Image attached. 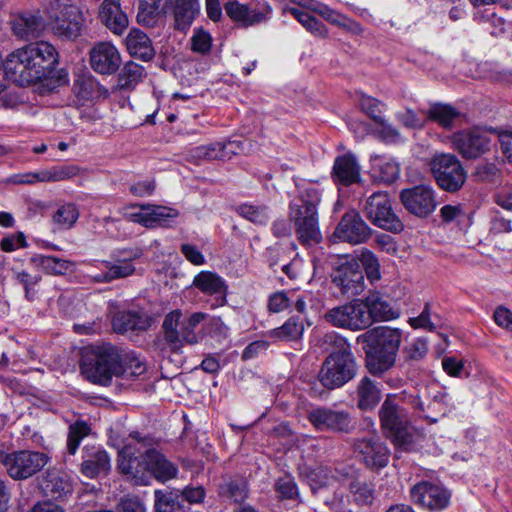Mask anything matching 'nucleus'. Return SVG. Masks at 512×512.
I'll list each match as a JSON object with an SVG mask.
<instances>
[{
  "label": "nucleus",
  "mask_w": 512,
  "mask_h": 512,
  "mask_svg": "<svg viewBox=\"0 0 512 512\" xmlns=\"http://www.w3.org/2000/svg\"><path fill=\"white\" fill-rule=\"evenodd\" d=\"M58 54L48 42H37L11 53L5 63L0 55V93L5 89V76L20 86L41 82L48 90L68 83L65 69H55Z\"/></svg>",
  "instance_id": "1"
},
{
  "label": "nucleus",
  "mask_w": 512,
  "mask_h": 512,
  "mask_svg": "<svg viewBox=\"0 0 512 512\" xmlns=\"http://www.w3.org/2000/svg\"><path fill=\"white\" fill-rule=\"evenodd\" d=\"M321 198V190L313 184L300 189L299 194L289 203V221L277 219L272 223L273 235L277 238L291 236L292 224L301 245L310 247L319 244L323 239L318 212Z\"/></svg>",
  "instance_id": "2"
},
{
  "label": "nucleus",
  "mask_w": 512,
  "mask_h": 512,
  "mask_svg": "<svg viewBox=\"0 0 512 512\" xmlns=\"http://www.w3.org/2000/svg\"><path fill=\"white\" fill-rule=\"evenodd\" d=\"M363 343L366 368L374 376H382L394 367L402 342V330L389 326H378L357 337Z\"/></svg>",
  "instance_id": "3"
},
{
  "label": "nucleus",
  "mask_w": 512,
  "mask_h": 512,
  "mask_svg": "<svg viewBox=\"0 0 512 512\" xmlns=\"http://www.w3.org/2000/svg\"><path fill=\"white\" fill-rule=\"evenodd\" d=\"M80 370L92 383L110 385L113 377H119L121 369V351L111 343H102L85 348L82 351Z\"/></svg>",
  "instance_id": "4"
},
{
  "label": "nucleus",
  "mask_w": 512,
  "mask_h": 512,
  "mask_svg": "<svg viewBox=\"0 0 512 512\" xmlns=\"http://www.w3.org/2000/svg\"><path fill=\"white\" fill-rule=\"evenodd\" d=\"M337 350L332 351L324 360L318 372L321 385L334 390L341 388L357 375L358 365L351 346L343 337H336Z\"/></svg>",
  "instance_id": "5"
},
{
  "label": "nucleus",
  "mask_w": 512,
  "mask_h": 512,
  "mask_svg": "<svg viewBox=\"0 0 512 512\" xmlns=\"http://www.w3.org/2000/svg\"><path fill=\"white\" fill-rule=\"evenodd\" d=\"M379 418L384 434L394 443L397 451H410L413 435L409 431L408 413L395 395H387L379 410Z\"/></svg>",
  "instance_id": "6"
},
{
  "label": "nucleus",
  "mask_w": 512,
  "mask_h": 512,
  "mask_svg": "<svg viewBox=\"0 0 512 512\" xmlns=\"http://www.w3.org/2000/svg\"><path fill=\"white\" fill-rule=\"evenodd\" d=\"M181 317L180 310H173L165 316L162 323L165 343L173 352H179L184 344L199 343L201 336L195 332V328L206 318V314L195 312L183 321Z\"/></svg>",
  "instance_id": "7"
},
{
  "label": "nucleus",
  "mask_w": 512,
  "mask_h": 512,
  "mask_svg": "<svg viewBox=\"0 0 512 512\" xmlns=\"http://www.w3.org/2000/svg\"><path fill=\"white\" fill-rule=\"evenodd\" d=\"M365 217L375 226L394 233L401 232L403 223L392 209L391 199L387 192L372 193L361 203Z\"/></svg>",
  "instance_id": "8"
},
{
  "label": "nucleus",
  "mask_w": 512,
  "mask_h": 512,
  "mask_svg": "<svg viewBox=\"0 0 512 512\" xmlns=\"http://www.w3.org/2000/svg\"><path fill=\"white\" fill-rule=\"evenodd\" d=\"M367 307L362 299H353L345 304L329 309L324 319L330 325L350 331H361L368 328L369 317Z\"/></svg>",
  "instance_id": "9"
},
{
  "label": "nucleus",
  "mask_w": 512,
  "mask_h": 512,
  "mask_svg": "<svg viewBox=\"0 0 512 512\" xmlns=\"http://www.w3.org/2000/svg\"><path fill=\"white\" fill-rule=\"evenodd\" d=\"M46 453L32 450H19L4 456L2 463L7 474L14 480H25L39 471L48 463Z\"/></svg>",
  "instance_id": "10"
},
{
  "label": "nucleus",
  "mask_w": 512,
  "mask_h": 512,
  "mask_svg": "<svg viewBox=\"0 0 512 512\" xmlns=\"http://www.w3.org/2000/svg\"><path fill=\"white\" fill-rule=\"evenodd\" d=\"M431 170L438 186L445 191L456 192L466 182L467 173L458 158L452 154L434 157Z\"/></svg>",
  "instance_id": "11"
},
{
  "label": "nucleus",
  "mask_w": 512,
  "mask_h": 512,
  "mask_svg": "<svg viewBox=\"0 0 512 512\" xmlns=\"http://www.w3.org/2000/svg\"><path fill=\"white\" fill-rule=\"evenodd\" d=\"M307 418L313 427L321 432L349 434L355 428V422L348 411L326 406L311 409Z\"/></svg>",
  "instance_id": "12"
},
{
  "label": "nucleus",
  "mask_w": 512,
  "mask_h": 512,
  "mask_svg": "<svg viewBox=\"0 0 512 512\" xmlns=\"http://www.w3.org/2000/svg\"><path fill=\"white\" fill-rule=\"evenodd\" d=\"M352 448L359 462L370 470H381L389 463L390 451L377 435H368L354 439Z\"/></svg>",
  "instance_id": "13"
},
{
  "label": "nucleus",
  "mask_w": 512,
  "mask_h": 512,
  "mask_svg": "<svg viewBox=\"0 0 512 512\" xmlns=\"http://www.w3.org/2000/svg\"><path fill=\"white\" fill-rule=\"evenodd\" d=\"M411 500L432 512H440L448 508L451 502V491L443 485L421 481L410 489Z\"/></svg>",
  "instance_id": "14"
},
{
  "label": "nucleus",
  "mask_w": 512,
  "mask_h": 512,
  "mask_svg": "<svg viewBox=\"0 0 512 512\" xmlns=\"http://www.w3.org/2000/svg\"><path fill=\"white\" fill-rule=\"evenodd\" d=\"M372 235V229L363 220L359 212L350 210L344 213L337 224L333 238L351 245L366 243Z\"/></svg>",
  "instance_id": "15"
},
{
  "label": "nucleus",
  "mask_w": 512,
  "mask_h": 512,
  "mask_svg": "<svg viewBox=\"0 0 512 512\" xmlns=\"http://www.w3.org/2000/svg\"><path fill=\"white\" fill-rule=\"evenodd\" d=\"M226 14L243 27L266 23L270 20L273 8L268 2H259L254 7L241 4L236 0L227 1L224 5Z\"/></svg>",
  "instance_id": "16"
},
{
  "label": "nucleus",
  "mask_w": 512,
  "mask_h": 512,
  "mask_svg": "<svg viewBox=\"0 0 512 512\" xmlns=\"http://www.w3.org/2000/svg\"><path fill=\"white\" fill-rule=\"evenodd\" d=\"M51 25L55 34L66 38L79 35L82 24V13L73 4L56 2L52 6Z\"/></svg>",
  "instance_id": "17"
},
{
  "label": "nucleus",
  "mask_w": 512,
  "mask_h": 512,
  "mask_svg": "<svg viewBox=\"0 0 512 512\" xmlns=\"http://www.w3.org/2000/svg\"><path fill=\"white\" fill-rule=\"evenodd\" d=\"M400 200L409 213L421 218L432 214L437 206L434 190L423 184L403 189Z\"/></svg>",
  "instance_id": "18"
},
{
  "label": "nucleus",
  "mask_w": 512,
  "mask_h": 512,
  "mask_svg": "<svg viewBox=\"0 0 512 512\" xmlns=\"http://www.w3.org/2000/svg\"><path fill=\"white\" fill-rule=\"evenodd\" d=\"M120 473L131 479L134 485H148L149 473L145 452L140 453L132 445H126L118 455Z\"/></svg>",
  "instance_id": "19"
},
{
  "label": "nucleus",
  "mask_w": 512,
  "mask_h": 512,
  "mask_svg": "<svg viewBox=\"0 0 512 512\" xmlns=\"http://www.w3.org/2000/svg\"><path fill=\"white\" fill-rule=\"evenodd\" d=\"M452 143L464 158L475 159L490 150L491 139L487 131L473 128L455 133Z\"/></svg>",
  "instance_id": "20"
},
{
  "label": "nucleus",
  "mask_w": 512,
  "mask_h": 512,
  "mask_svg": "<svg viewBox=\"0 0 512 512\" xmlns=\"http://www.w3.org/2000/svg\"><path fill=\"white\" fill-rule=\"evenodd\" d=\"M333 283L347 297L359 295L365 288L361 266L355 261L342 264L333 276Z\"/></svg>",
  "instance_id": "21"
},
{
  "label": "nucleus",
  "mask_w": 512,
  "mask_h": 512,
  "mask_svg": "<svg viewBox=\"0 0 512 512\" xmlns=\"http://www.w3.org/2000/svg\"><path fill=\"white\" fill-rule=\"evenodd\" d=\"M90 64L95 72L103 75H111L120 67V53L111 43L100 42L90 51Z\"/></svg>",
  "instance_id": "22"
},
{
  "label": "nucleus",
  "mask_w": 512,
  "mask_h": 512,
  "mask_svg": "<svg viewBox=\"0 0 512 512\" xmlns=\"http://www.w3.org/2000/svg\"><path fill=\"white\" fill-rule=\"evenodd\" d=\"M367 307L369 325L374 321H389L400 316V311L395 308L387 296L378 291H371L362 299Z\"/></svg>",
  "instance_id": "23"
},
{
  "label": "nucleus",
  "mask_w": 512,
  "mask_h": 512,
  "mask_svg": "<svg viewBox=\"0 0 512 512\" xmlns=\"http://www.w3.org/2000/svg\"><path fill=\"white\" fill-rule=\"evenodd\" d=\"M111 469L108 453L100 447H84L82 454L81 472L87 478L107 475Z\"/></svg>",
  "instance_id": "24"
},
{
  "label": "nucleus",
  "mask_w": 512,
  "mask_h": 512,
  "mask_svg": "<svg viewBox=\"0 0 512 512\" xmlns=\"http://www.w3.org/2000/svg\"><path fill=\"white\" fill-rule=\"evenodd\" d=\"M244 142L229 141L227 143H214L207 146H198L190 151V157L193 161L201 160H224L231 154H237L244 151Z\"/></svg>",
  "instance_id": "25"
},
{
  "label": "nucleus",
  "mask_w": 512,
  "mask_h": 512,
  "mask_svg": "<svg viewBox=\"0 0 512 512\" xmlns=\"http://www.w3.org/2000/svg\"><path fill=\"white\" fill-rule=\"evenodd\" d=\"M168 9L173 12L175 30L187 31L200 12L198 0H167Z\"/></svg>",
  "instance_id": "26"
},
{
  "label": "nucleus",
  "mask_w": 512,
  "mask_h": 512,
  "mask_svg": "<svg viewBox=\"0 0 512 512\" xmlns=\"http://www.w3.org/2000/svg\"><path fill=\"white\" fill-rule=\"evenodd\" d=\"M360 170L361 168L356 157L352 153H346L336 157L332 176L335 182L349 186L359 182Z\"/></svg>",
  "instance_id": "27"
},
{
  "label": "nucleus",
  "mask_w": 512,
  "mask_h": 512,
  "mask_svg": "<svg viewBox=\"0 0 512 512\" xmlns=\"http://www.w3.org/2000/svg\"><path fill=\"white\" fill-rule=\"evenodd\" d=\"M10 22L14 35L24 40L39 37L43 30L42 18L30 12L17 13Z\"/></svg>",
  "instance_id": "28"
},
{
  "label": "nucleus",
  "mask_w": 512,
  "mask_h": 512,
  "mask_svg": "<svg viewBox=\"0 0 512 512\" xmlns=\"http://www.w3.org/2000/svg\"><path fill=\"white\" fill-rule=\"evenodd\" d=\"M115 332L144 331L151 326V318L141 311H119L112 319Z\"/></svg>",
  "instance_id": "29"
},
{
  "label": "nucleus",
  "mask_w": 512,
  "mask_h": 512,
  "mask_svg": "<svg viewBox=\"0 0 512 512\" xmlns=\"http://www.w3.org/2000/svg\"><path fill=\"white\" fill-rule=\"evenodd\" d=\"M99 17L101 22L117 35H121L128 26L127 15L120 9L119 0H104Z\"/></svg>",
  "instance_id": "30"
},
{
  "label": "nucleus",
  "mask_w": 512,
  "mask_h": 512,
  "mask_svg": "<svg viewBox=\"0 0 512 512\" xmlns=\"http://www.w3.org/2000/svg\"><path fill=\"white\" fill-rule=\"evenodd\" d=\"M145 459L147 460L149 479L153 476L158 481L166 482L176 477L178 468L157 450H146Z\"/></svg>",
  "instance_id": "31"
},
{
  "label": "nucleus",
  "mask_w": 512,
  "mask_h": 512,
  "mask_svg": "<svg viewBox=\"0 0 512 512\" xmlns=\"http://www.w3.org/2000/svg\"><path fill=\"white\" fill-rule=\"evenodd\" d=\"M102 90L103 87L91 75H78L72 87L73 103L76 106H83L99 97Z\"/></svg>",
  "instance_id": "32"
},
{
  "label": "nucleus",
  "mask_w": 512,
  "mask_h": 512,
  "mask_svg": "<svg viewBox=\"0 0 512 512\" xmlns=\"http://www.w3.org/2000/svg\"><path fill=\"white\" fill-rule=\"evenodd\" d=\"M126 47L129 54L143 61L151 60L155 51L150 38L139 29H132L126 37Z\"/></svg>",
  "instance_id": "33"
},
{
  "label": "nucleus",
  "mask_w": 512,
  "mask_h": 512,
  "mask_svg": "<svg viewBox=\"0 0 512 512\" xmlns=\"http://www.w3.org/2000/svg\"><path fill=\"white\" fill-rule=\"evenodd\" d=\"M192 285L206 295H219L225 301L227 285L225 280L212 271H201L195 275Z\"/></svg>",
  "instance_id": "34"
},
{
  "label": "nucleus",
  "mask_w": 512,
  "mask_h": 512,
  "mask_svg": "<svg viewBox=\"0 0 512 512\" xmlns=\"http://www.w3.org/2000/svg\"><path fill=\"white\" fill-rule=\"evenodd\" d=\"M357 396V406L361 410H372L380 402L382 393L378 383L369 377H363L357 387Z\"/></svg>",
  "instance_id": "35"
},
{
  "label": "nucleus",
  "mask_w": 512,
  "mask_h": 512,
  "mask_svg": "<svg viewBox=\"0 0 512 512\" xmlns=\"http://www.w3.org/2000/svg\"><path fill=\"white\" fill-rule=\"evenodd\" d=\"M41 488L46 496L60 500L72 493L69 480L57 472H48L41 482Z\"/></svg>",
  "instance_id": "36"
},
{
  "label": "nucleus",
  "mask_w": 512,
  "mask_h": 512,
  "mask_svg": "<svg viewBox=\"0 0 512 512\" xmlns=\"http://www.w3.org/2000/svg\"><path fill=\"white\" fill-rule=\"evenodd\" d=\"M114 262L104 261L107 270L97 276L95 280L101 283H110L117 279L127 278L132 276L136 268L130 261H121L116 257H113Z\"/></svg>",
  "instance_id": "37"
},
{
  "label": "nucleus",
  "mask_w": 512,
  "mask_h": 512,
  "mask_svg": "<svg viewBox=\"0 0 512 512\" xmlns=\"http://www.w3.org/2000/svg\"><path fill=\"white\" fill-rule=\"evenodd\" d=\"M79 168L75 165H57L47 169L32 172L33 183L58 182L71 179L79 174Z\"/></svg>",
  "instance_id": "38"
},
{
  "label": "nucleus",
  "mask_w": 512,
  "mask_h": 512,
  "mask_svg": "<svg viewBox=\"0 0 512 512\" xmlns=\"http://www.w3.org/2000/svg\"><path fill=\"white\" fill-rule=\"evenodd\" d=\"M304 321L299 316H292L286 322L269 331V336L280 341H297L304 333Z\"/></svg>",
  "instance_id": "39"
},
{
  "label": "nucleus",
  "mask_w": 512,
  "mask_h": 512,
  "mask_svg": "<svg viewBox=\"0 0 512 512\" xmlns=\"http://www.w3.org/2000/svg\"><path fill=\"white\" fill-rule=\"evenodd\" d=\"M168 6L162 5V0H139L138 23L153 27L162 12L167 13Z\"/></svg>",
  "instance_id": "40"
},
{
  "label": "nucleus",
  "mask_w": 512,
  "mask_h": 512,
  "mask_svg": "<svg viewBox=\"0 0 512 512\" xmlns=\"http://www.w3.org/2000/svg\"><path fill=\"white\" fill-rule=\"evenodd\" d=\"M145 77L144 67L129 61L118 74V87L120 89H132Z\"/></svg>",
  "instance_id": "41"
},
{
  "label": "nucleus",
  "mask_w": 512,
  "mask_h": 512,
  "mask_svg": "<svg viewBox=\"0 0 512 512\" xmlns=\"http://www.w3.org/2000/svg\"><path fill=\"white\" fill-rule=\"evenodd\" d=\"M219 495L234 503H240L247 497V484L243 479H230L219 486Z\"/></svg>",
  "instance_id": "42"
},
{
  "label": "nucleus",
  "mask_w": 512,
  "mask_h": 512,
  "mask_svg": "<svg viewBox=\"0 0 512 512\" xmlns=\"http://www.w3.org/2000/svg\"><path fill=\"white\" fill-rule=\"evenodd\" d=\"M426 115L428 119L437 122L443 127H450L455 119L459 117V112L451 105L435 104L430 107Z\"/></svg>",
  "instance_id": "43"
},
{
  "label": "nucleus",
  "mask_w": 512,
  "mask_h": 512,
  "mask_svg": "<svg viewBox=\"0 0 512 512\" xmlns=\"http://www.w3.org/2000/svg\"><path fill=\"white\" fill-rule=\"evenodd\" d=\"M32 261L43 271L53 275H63L70 267L69 261L55 256L36 255Z\"/></svg>",
  "instance_id": "44"
},
{
  "label": "nucleus",
  "mask_w": 512,
  "mask_h": 512,
  "mask_svg": "<svg viewBox=\"0 0 512 512\" xmlns=\"http://www.w3.org/2000/svg\"><path fill=\"white\" fill-rule=\"evenodd\" d=\"M145 210L148 211V220L151 228L157 226H166L167 223L178 216V211L161 205L145 204Z\"/></svg>",
  "instance_id": "45"
},
{
  "label": "nucleus",
  "mask_w": 512,
  "mask_h": 512,
  "mask_svg": "<svg viewBox=\"0 0 512 512\" xmlns=\"http://www.w3.org/2000/svg\"><path fill=\"white\" fill-rule=\"evenodd\" d=\"M237 212L256 225H266L270 220V211L265 205L242 204L237 208Z\"/></svg>",
  "instance_id": "46"
},
{
  "label": "nucleus",
  "mask_w": 512,
  "mask_h": 512,
  "mask_svg": "<svg viewBox=\"0 0 512 512\" xmlns=\"http://www.w3.org/2000/svg\"><path fill=\"white\" fill-rule=\"evenodd\" d=\"M121 369L119 377H139L146 372L147 366L135 353L130 352L124 356L121 354Z\"/></svg>",
  "instance_id": "47"
},
{
  "label": "nucleus",
  "mask_w": 512,
  "mask_h": 512,
  "mask_svg": "<svg viewBox=\"0 0 512 512\" xmlns=\"http://www.w3.org/2000/svg\"><path fill=\"white\" fill-rule=\"evenodd\" d=\"M375 177L385 183L394 182L399 176V165L392 159L380 158L373 166Z\"/></svg>",
  "instance_id": "48"
},
{
  "label": "nucleus",
  "mask_w": 512,
  "mask_h": 512,
  "mask_svg": "<svg viewBox=\"0 0 512 512\" xmlns=\"http://www.w3.org/2000/svg\"><path fill=\"white\" fill-rule=\"evenodd\" d=\"M90 430L85 421H76L69 426L67 438V452L69 455H75L82 439L89 435Z\"/></svg>",
  "instance_id": "49"
},
{
  "label": "nucleus",
  "mask_w": 512,
  "mask_h": 512,
  "mask_svg": "<svg viewBox=\"0 0 512 512\" xmlns=\"http://www.w3.org/2000/svg\"><path fill=\"white\" fill-rule=\"evenodd\" d=\"M274 489L280 499L296 500L299 498L298 486L291 475L279 477L274 484Z\"/></svg>",
  "instance_id": "50"
},
{
  "label": "nucleus",
  "mask_w": 512,
  "mask_h": 512,
  "mask_svg": "<svg viewBox=\"0 0 512 512\" xmlns=\"http://www.w3.org/2000/svg\"><path fill=\"white\" fill-rule=\"evenodd\" d=\"M350 490L359 505H371L375 499L374 485L367 482H352Z\"/></svg>",
  "instance_id": "51"
},
{
  "label": "nucleus",
  "mask_w": 512,
  "mask_h": 512,
  "mask_svg": "<svg viewBox=\"0 0 512 512\" xmlns=\"http://www.w3.org/2000/svg\"><path fill=\"white\" fill-rule=\"evenodd\" d=\"M78 218L79 211L72 203L61 206L53 215L54 222L65 228H71Z\"/></svg>",
  "instance_id": "52"
},
{
  "label": "nucleus",
  "mask_w": 512,
  "mask_h": 512,
  "mask_svg": "<svg viewBox=\"0 0 512 512\" xmlns=\"http://www.w3.org/2000/svg\"><path fill=\"white\" fill-rule=\"evenodd\" d=\"M428 343L424 338H417L409 343L403 350L404 359L407 362H418L426 357Z\"/></svg>",
  "instance_id": "53"
},
{
  "label": "nucleus",
  "mask_w": 512,
  "mask_h": 512,
  "mask_svg": "<svg viewBox=\"0 0 512 512\" xmlns=\"http://www.w3.org/2000/svg\"><path fill=\"white\" fill-rule=\"evenodd\" d=\"M155 510L157 512H174L180 508L178 495L172 492L165 493L162 491H155Z\"/></svg>",
  "instance_id": "54"
},
{
  "label": "nucleus",
  "mask_w": 512,
  "mask_h": 512,
  "mask_svg": "<svg viewBox=\"0 0 512 512\" xmlns=\"http://www.w3.org/2000/svg\"><path fill=\"white\" fill-rule=\"evenodd\" d=\"M191 50L199 54H207L211 50L212 37L209 32L202 28L195 29L191 37Z\"/></svg>",
  "instance_id": "55"
},
{
  "label": "nucleus",
  "mask_w": 512,
  "mask_h": 512,
  "mask_svg": "<svg viewBox=\"0 0 512 512\" xmlns=\"http://www.w3.org/2000/svg\"><path fill=\"white\" fill-rule=\"evenodd\" d=\"M359 103L362 111L365 112L372 120L375 122L381 121L383 118V103L373 97L366 95H363L360 98Z\"/></svg>",
  "instance_id": "56"
},
{
  "label": "nucleus",
  "mask_w": 512,
  "mask_h": 512,
  "mask_svg": "<svg viewBox=\"0 0 512 512\" xmlns=\"http://www.w3.org/2000/svg\"><path fill=\"white\" fill-rule=\"evenodd\" d=\"M500 173L499 168L493 162L479 163L472 176L476 181L490 182L493 181Z\"/></svg>",
  "instance_id": "57"
},
{
  "label": "nucleus",
  "mask_w": 512,
  "mask_h": 512,
  "mask_svg": "<svg viewBox=\"0 0 512 512\" xmlns=\"http://www.w3.org/2000/svg\"><path fill=\"white\" fill-rule=\"evenodd\" d=\"M116 510L117 512H146V507L138 496L126 495L119 500Z\"/></svg>",
  "instance_id": "58"
},
{
  "label": "nucleus",
  "mask_w": 512,
  "mask_h": 512,
  "mask_svg": "<svg viewBox=\"0 0 512 512\" xmlns=\"http://www.w3.org/2000/svg\"><path fill=\"white\" fill-rule=\"evenodd\" d=\"M409 324L414 329L422 328L428 331L436 330V325L431 321V306L426 303L419 316L409 319Z\"/></svg>",
  "instance_id": "59"
},
{
  "label": "nucleus",
  "mask_w": 512,
  "mask_h": 512,
  "mask_svg": "<svg viewBox=\"0 0 512 512\" xmlns=\"http://www.w3.org/2000/svg\"><path fill=\"white\" fill-rule=\"evenodd\" d=\"M292 301L284 291L275 292L269 296L268 309L270 312L279 313L288 309Z\"/></svg>",
  "instance_id": "60"
},
{
  "label": "nucleus",
  "mask_w": 512,
  "mask_h": 512,
  "mask_svg": "<svg viewBox=\"0 0 512 512\" xmlns=\"http://www.w3.org/2000/svg\"><path fill=\"white\" fill-rule=\"evenodd\" d=\"M206 496L205 489L198 485V486H186L181 491V497L183 500L187 501L190 504H200L204 501Z\"/></svg>",
  "instance_id": "61"
},
{
  "label": "nucleus",
  "mask_w": 512,
  "mask_h": 512,
  "mask_svg": "<svg viewBox=\"0 0 512 512\" xmlns=\"http://www.w3.org/2000/svg\"><path fill=\"white\" fill-rule=\"evenodd\" d=\"M397 120L407 128H422L425 121L420 118L412 109L397 113Z\"/></svg>",
  "instance_id": "62"
},
{
  "label": "nucleus",
  "mask_w": 512,
  "mask_h": 512,
  "mask_svg": "<svg viewBox=\"0 0 512 512\" xmlns=\"http://www.w3.org/2000/svg\"><path fill=\"white\" fill-rule=\"evenodd\" d=\"M26 245V237L22 232L4 237L0 242L1 249L5 252H12Z\"/></svg>",
  "instance_id": "63"
},
{
  "label": "nucleus",
  "mask_w": 512,
  "mask_h": 512,
  "mask_svg": "<svg viewBox=\"0 0 512 512\" xmlns=\"http://www.w3.org/2000/svg\"><path fill=\"white\" fill-rule=\"evenodd\" d=\"M376 123L379 124L377 133L383 141L396 142L399 140V131L392 124L385 121L384 118H382L381 121H378Z\"/></svg>",
  "instance_id": "64"
}]
</instances>
